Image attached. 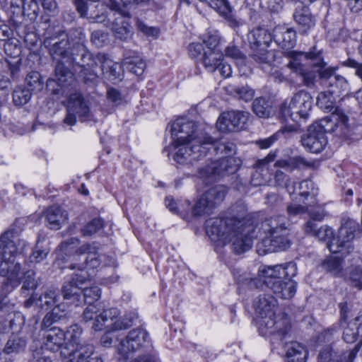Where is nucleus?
<instances>
[{
	"instance_id": "nucleus-34",
	"label": "nucleus",
	"mask_w": 362,
	"mask_h": 362,
	"mask_svg": "<svg viewBox=\"0 0 362 362\" xmlns=\"http://www.w3.org/2000/svg\"><path fill=\"white\" fill-rule=\"evenodd\" d=\"M69 34L70 31L59 41L55 42L49 49V53L53 59H57L58 57L64 59L69 57L71 43L75 40L74 36L69 37Z\"/></svg>"
},
{
	"instance_id": "nucleus-37",
	"label": "nucleus",
	"mask_w": 362,
	"mask_h": 362,
	"mask_svg": "<svg viewBox=\"0 0 362 362\" xmlns=\"http://www.w3.org/2000/svg\"><path fill=\"white\" fill-rule=\"evenodd\" d=\"M223 52L204 51L200 58L199 63L203 65L204 69L210 73L215 72L217 66L220 64L221 60H223Z\"/></svg>"
},
{
	"instance_id": "nucleus-18",
	"label": "nucleus",
	"mask_w": 362,
	"mask_h": 362,
	"mask_svg": "<svg viewBox=\"0 0 362 362\" xmlns=\"http://www.w3.org/2000/svg\"><path fill=\"white\" fill-rule=\"evenodd\" d=\"M238 170L235 165V159L232 157H221L218 160L212 162L211 165L198 170L199 176L201 178L214 179L216 176H224L234 173Z\"/></svg>"
},
{
	"instance_id": "nucleus-26",
	"label": "nucleus",
	"mask_w": 362,
	"mask_h": 362,
	"mask_svg": "<svg viewBox=\"0 0 362 362\" xmlns=\"http://www.w3.org/2000/svg\"><path fill=\"white\" fill-rule=\"evenodd\" d=\"M74 36L75 40L72 42V47L70 49L71 62L77 64L78 62L83 58L85 53H87V48L84 45L85 34L80 28L70 30L69 37Z\"/></svg>"
},
{
	"instance_id": "nucleus-57",
	"label": "nucleus",
	"mask_w": 362,
	"mask_h": 362,
	"mask_svg": "<svg viewBox=\"0 0 362 362\" xmlns=\"http://www.w3.org/2000/svg\"><path fill=\"white\" fill-rule=\"evenodd\" d=\"M103 255L93 252L86 255L84 262L78 267V272H84V269H94L98 268L102 263Z\"/></svg>"
},
{
	"instance_id": "nucleus-35",
	"label": "nucleus",
	"mask_w": 362,
	"mask_h": 362,
	"mask_svg": "<svg viewBox=\"0 0 362 362\" xmlns=\"http://www.w3.org/2000/svg\"><path fill=\"white\" fill-rule=\"evenodd\" d=\"M337 98L339 97L329 90L321 92L317 98V105L320 109L326 112H332V113L342 112L336 106Z\"/></svg>"
},
{
	"instance_id": "nucleus-5",
	"label": "nucleus",
	"mask_w": 362,
	"mask_h": 362,
	"mask_svg": "<svg viewBox=\"0 0 362 362\" xmlns=\"http://www.w3.org/2000/svg\"><path fill=\"white\" fill-rule=\"evenodd\" d=\"M291 223L284 216H276L265 219L262 228L267 236L257 245L260 255L279 250H285L291 245L287 236L291 231Z\"/></svg>"
},
{
	"instance_id": "nucleus-64",
	"label": "nucleus",
	"mask_w": 362,
	"mask_h": 362,
	"mask_svg": "<svg viewBox=\"0 0 362 362\" xmlns=\"http://www.w3.org/2000/svg\"><path fill=\"white\" fill-rule=\"evenodd\" d=\"M48 313L53 317L54 321L57 322L64 320L67 315L66 305L64 303H58L53 307Z\"/></svg>"
},
{
	"instance_id": "nucleus-30",
	"label": "nucleus",
	"mask_w": 362,
	"mask_h": 362,
	"mask_svg": "<svg viewBox=\"0 0 362 362\" xmlns=\"http://www.w3.org/2000/svg\"><path fill=\"white\" fill-rule=\"evenodd\" d=\"M99 309L95 305H88L81 316V322L90 326L94 331L103 329V322L100 321Z\"/></svg>"
},
{
	"instance_id": "nucleus-61",
	"label": "nucleus",
	"mask_w": 362,
	"mask_h": 362,
	"mask_svg": "<svg viewBox=\"0 0 362 362\" xmlns=\"http://www.w3.org/2000/svg\"><path fill=\"white\" fill-rule=\"evenodd\" d=\"M318 362H344V361L330 346H326L320 352Z\"/></svg>"
},
{
	"instance_id": "nucleus-31",
	"label": "nucleus",
	"mask_w": 362,
	"mask_h": 362,
	"mask_svg": "<svg viewBox=\"0 0 362 362\" xmlns=\"http://www.w3.org/2000/svg\"><path fill=\"white\" fill-rule=\"evenodd\" d=\"M100 67L104 74L110 81H121L123 76L124 71L123 62L122 64L112 62L105 54V58L103 62H101Z\"/></svg>"
},
{
	"instance_id": "nucleus-40",
	"label": "nucleus",
	"mask_w": 362,
	"mask_h": 362,
	"mask_svg": "<svg viewBox=\"0 0 362 362\" xmlns=\"http://www.w3.org/2000/svg\"><path fill=\"white\" fill-rule=\"evenodd\" d=\"M201 40L206 51L223 52V40L218 31L209 32Z\"/></svg>"
},
{
	"instance_id": "nucleus-4",
	"label": "nucleus",
	"mask_w": 362,
	"mask_h": 362,
	"mask_svg": "<svg viewBox=\"0 0 362 362\" xmlns=\"http://www.w3.org/2000/svg\"><path fill=\"white\" fill-rule=\"evenodd\" d=\"M259 272L263 279H252V285L257 286L259 283L262 282L282 299L288 300L294 296V262L265 267Z\"/></svg>"
},
{
	"instance_id": "nucleus-9",
	"label": "nucleus",
	"mask_w": 362,
	"mask_h": 362,
	"mask_svg": "<svg viewBox=\"0 0 362 362\" xmlns=\"http://www.w3.org/2000/svg\"><path fill=\"white\" fill-rule=\"evenodd\" d=\"M148 346L151 347L148 332L140 326L133 329L118 345L117 351L120 356L119 361H126L129 359L130 354Z\"/></svg>"
},
{
	"instance_id": "nucleus-33",
	"label": "nucleus",
	"mask_w": 362,
	"mask_h": 362,
	"mask_svg": "<svg viewBox=\"0 0 362 362\" xmlns=\"http://www.w3.org/2000/svg\"><path fill=\"white\" fill-rule=\"evenodd\" d=\"M82 333L83 329L78 324H74L67 327L66 330L64 331L65 345L62 351H69L83 342L81 339Z\"/></svg>"
},
{
	"instance_id": "nucleus-2",
	"label": "nucleus",
	"mask_w": 362,
	"mask_h": 362,
	"mask_svg": "<svg viewBox=\"0 0 362 362\" xmlns=\"http://www.w3.org/2000/svg\"><path fill=\"white\" fill-rule=\"evenodd\" d=\"M304 230L305 233L320 241H327V247L332 253H339L342 257H346L354 250L352 241L355 238V233L358 230V223L352 219L346 221L339 228L336 237L331 227L327 225L318 227L313 221L306 222Z\"/></svg>"
},
{
	"instance_id": "nucleus-43",
	"label": "nucleus",
	"mask_w": 362,
	"mask_h": 362,
	"mask_svg": "<svg viewBox=\"0 0 362 362\" xmlns=\"http://www.w3.org/2000/svg\"><path fill=\"white\" fill-rule=\"evenodd\" d=\"M45 218L49 228L53 230L59 229L62 223L65 220L62 208L57 205H53L47 209Z\"/></svg>"
},
{
	"instance_id": "nucleus-38",
	"label": "nucleus",
	"mask_w": 362,
	"mask_h": 362,
	"mask_svg": "<svg viewBox=\"0 0 362 362\" xmlns=\"http://www.w3.org/2000/svg\"><path fill=\"white\" fill-rule=\"evenodd\" d=\"M221 16L230 21L232 27H238L239 23L233 18V7L229 1H204Z\"/></svg>"
},
{
	"instance_id": "nucleus-27",
	"label": "nucleus",
	"mask_w": 362,
	"mask_h": 362,
	"mask_svg": "<svg viewBox=\"0 0 362 362\" xmlns=\"http://www.w3.org/2000/svg\"><path fill=\"white\" fill-rule=\"evenodd\" d=\"M274 166L284 170H278L275 173V180L278 185H284L288 192L292 195L294 193V185H288V178L286 173H291L294 169V158L281 159L277 160Z\"/></svg>"
},
{
	"instance_id": "nucleus-23",
	"label": "nucleus",
	"mask_w": 362,
	"mask_h": 362,
	"mask_svg": "<svg viewBox=\"0 0 362 362\" xmlns=\"http://www.w3.org/2000/svg\"><path fill=\"white\" fill-rule=\"evenodd\" d=\"M64 330L57 327L48 329L44 334V348L51 352L60 351L65 345Z\"/></svg>"
},
{
	"instance_id": "nucleus-28",
	"label": "nucleus",
	"mask_w": 362,
	"mask_h": 362,
	"mask_svg": "<svg viewBox=\"0 0 362 362\" xmlns=\"http://www.w3.org/2000/svg\"><path fill=\"white\" fill-rule=\"evenodd\" d=\"M273 40V33H269L264 25H257L248 34V41L252 49L261 48L262 45L268 47Z\"/></svg>"
},
{
	"instance_id": "nucleus-1",
	"label": "nucleus",
	"mask_w": 362,
	"mask_h": 362,
	"mask_svg": "<svg viewBox=\"0 0 362 362\" xmlns=\"http://www.w3.org/2000/svg\"><path fill=\"white\" fill-rule=\"evenodd\" d=\"M255 312L263 319L262 325L276 337L286 351L285 362H294V330L291 319L284 312L275 313L276 299L269 293L259 294L253 301Z\"/></svg>"
},
{
	"instance_id": "nucleus-41",
	"label": "nucleus",
	"mask_w": 362,
	"mask_h": 362,
	"mask_svg": "<svg viewBox=\"0 0 362 362\" xmlns=\"http://www.w3.org/2000/svg\"><path fill=\"white\" fill-rule=\"evenodd\" d=\"M140 323L139 315L136 310H132L127 313L124 316L111 323L107 327L112 326V330L127 329L129 327Z\"/></svg>"
},
{
	"instance_id": "nucleus-59",
	"label": "nucleus",
	"mask_w": 362,
	"mask_h": 362,
	"mask_svg": "<svg viewBox=\"0 0 362 362\" xmlns=\"http://www.w3.org/2000/svg\"><path fill=\"white\" fill-rule=\"evenodd\" d=\"M49 253V248L47 246H44L37 242L30 255L29 259L30 262L39 263L44 260Z\"/></svg>"
},
{
	"instance_id": "nucleus-54",
	"label": "nucleus",
	"mask_w": 362,
	"mask_h": 362,
	"mask_svg": "<svg viewBox=\"0 0 362 362\" xmlns=\"http://www.w3.org/2000/svg\"><path fill=\"white\" fill-rule=\"evenodd\" d=\"M42 29L44 30L43 35L45 40L57 39L67 35L61 26L50 24L48 22L43 23Z\"/></svg>"
},
{
	"instance_id": "nucleus-49",
	"label": "nucleus",
	"mask_w": 362,
	"mask_h": 362,
	"mask_svg": "<svg viewBox=\"0 0 362 362\" xmlns=\"http://www.w3.org/2000/svg\"><path fill=\"white\" fill-rule=\"evenodd\" d=\"M254 52L251 54L252 59L256 62L272 66L274 62L275 54L273 50H267L264 48L252 49Z\"/></svg>"
},
{
	"instance_id": "nucleus-6",
	"label": "nucleus",
	"mask_w": 362,
	"mask_h": 362,
	"mask_svg": "<svg viewBox=\"0 0 362 362\" xmlns=\"http://www.w3.org/2000/svg\"><path fill=\"white\" fill-rule=\"evenodd\" d=\"M325 65L322 51L317 50L315 47L309 52L296 51V76L307 86L313 85L316 77L315 71L308 68L310 66H319L317 73L322 85L325 87L329 85L331 78L335 77L337 74L333 68H324Z\"/></svg>"
},
{
	"instance_id": "nucleus-46",
	"label": "nucleus",
	"mask_w": 362,
	"mask_h": 362,
	"mask_svg": "<svg viewBox=\"0 0 362 362\" xmlns=\"http://www.w3.org/2000/svg\"><path fill=\"white\" fill-rule=\"evenodd\" d=\"M227 91L233 97L245 102L252 100L255 96V90L247 85L229 86Z\"/></svg>"
},
{
	"instance_id": "nucleus-50",
	"label": "nucleus",
	"mask_w": 362,
	"mask_h": 362,
	"mask_svg": "<svg viewBox=\"0 0 362 362\" xmlns=\"http://www.w3.org/2000/svg\"><path fill=\"white\" fill-rule=\"evenodd\" d=\"M326 88L339 97L342 93L349 90V84L346 78L337 74L335 77L331 78L330 83Z\"/></svg>"
},
{
	"instance_id": "nucleus-25",
	"label": "nucleus",
	"mask_w": 362,
	"mask_h": 362,
	"mask_svg": "<svg viewBox=\"0 0 362 362\" xmlns=\"http://www.w3.org/2000/svg\"><path fill=\"white\" fill-rule=\"evenodd\" d=\"M348 120V117L343 112H336L332 113L331 116L324 117L313 124L319 132L325 135L327 133L334 132L338 123L346 125Z\"/></svg>"
},
{
	"instance_id": "nucleus-42",
	"label": "nucleus",
	"mask_w": 362,
	"mask_h": 362,
	"mask_svg": "<svg viewBox=\"0 0 362 362\" xmlns=\"http://www.w3.org/2000/svg\"><path fill=\"white\" fill-rule=\"evenodd\" d=\"M27 346V341L23 337L12 334L6 341L2 351L5 354H18L23 352Z\"/></svg>"
},
{
	"instance_id": "nucleus-63",
	"label": "nucleus",
	"mask_w": 362,
	"mask_h": 362,
	"mask_svg": "<svg viewBox=\"0 0 362 362\" xmlns=\"http://www.w3.org/2000/svg\"><path fill=\"white\" fill-rule=\"evenodd\" d=\"M187 51L189 57L197 59V63L199 64L200 58L206 49L202 42H192L187 46Z\"/></svg>"
},
{
	"instance_id": "nucleus-11",
	"label": "nucleus",
	"mask_w": 362,
	"mask_h": 362,
	"mask_svg": "<svg viewBox=\"0 0 362 362\" xmlns=\"http://www.w3.org/2000/svg\"><path fill=\"white\" fill-rule=\"evenodd\" d=\"M88 281L87 272H76L64 277L61 293L66 303L78 306L82 303L83 288Z\"/></svg>"
},
{
	"instance_id": "nucleus-47",
	"label": "nucleus",
	"mask_w": 362,
	"mask_h": 362,
	"mask_svg": "<svg viewBox=\"0 0 362 362\" xmlns=\"http://www.w3.org/2000/svg\"><path fill=\"white\" fill-rule=\"evenodd\" d=\"M32 92L23 85L17 86L12 93L13 103L17 107L26 105L31 99Z\"/></svg>"
},
{
	"instance_id": "nucleus-10",
	"label": "nucleus",
	"mask_w": 362,
	"mask_h": 362,
	"mask_svg": "<svg viewBox=\"0 0 362 362\" xmlns=\"http://www.w3.org/2000/svg\"><path fill=\"white\" fill-rule=\"evenodd\" d=\"M240 220L235 216L209 218L204 223L206 233L212 241H225L230 238Z\"/></svg>"
},
{
	"instance_id": "nucleus-15",
	"label": "nucleus",
	"mask_w": 362,
	"mask_h": 362,
	"mask_svg": "<svg viewBox=\"0 0 362 362\" xmlns=\"http://www.w3.org/2000/svg\"><path fill=\"white\" fill-rule=\"evenodd\" d=\"M359 339L354 348L346 355L340 356L344 362H353L362 346V315L354 318L348 323L343 332V339L346 343H354Z\"/></svg>"
},
{
	"instance_id": "nucleus-60",
	"label": "nucleus",
	"mask_w": 362,
	"mask_h": 362,
	"mask_svg": "<svg viewBox=\"0 0 362 362\" xmlns=\"http://www.w3.org/2000/svg\"><path fill=\"white\" fill-rule=\"evenodd\" d=\"M351 286L359 290L362 289V267L356 266L351 268L347 276Z\"/></svg>"
},
{
	"instance_id": "nucleus-12",
	"label": "nucleus",
	"mask_w": 362,
	"mask_h": 362,
	"mask_svg": "<svg viewBox=\"0 0 362 362\" xmlns=\"http://www.w3.org/2000/svg\"><path fill=\"white\" fill-rule=\"evenodd\" d=\"M171 137L173 143H192L199 134H208L205 129L194 122L187 118L177 119L170 127Z\"/></svg>"
},
{
	"instance_id": "nucleus-52",
	"label": "nucleus",
	"mask_w": 362,
	"mask_h": 362,
	"mask_svg": "<svg viewBox=\"0 0 362 362\" xmlns=\"http://www.w3.org/2000/svg\"><path fill=\"white\" fill-rule=\"evenodd\" d=\"M322 267L334 276H339L342 274V259L330 256L323 262Z\"/></svg>"
},
{
	"instance_id": "nucleus-13",
	"label": "nucleus",
	"mask_w": 362,
	"mask_h": 362,
	"mask_svg": "<svg viewBox=\"0 0 362 362\" xmlns=\"http://www.w3.org/2000/svg\"><path fill=\"white\" fill-rule=\"evenodd\" d=\"M54 78H48L46 90L53 98H60L65 93V88L69 87L74 80V74L62 62H58L54 69Z\"/></svg>"
},
{
	"instance_id": "nucleus-3",
	"label": "nucleus",
	"mask_w": 362,
	"mask_h": 362,
	"mask_svg": "<svg viewBox=\"0 0 362 362\" xmlns=\"http://www.w3.org/2000/svg\"><path fill=\"white\" fill-rule=\"evenodd\" d=\"M227 192L226 186L216 185L203 193L193 206L188 200L178 204L172 196L165 197V204L171 213L189 221L192 218L209 214L216 204L224 199Z\"/></svg>"
},
{
	"instance_id": "nucleus-8",
	"label": "nucleus",
	"mask_w": 362,
	"mask_h": 362,
	"mask_svg": "<svg viewBox=\"0 0 362 362\" xmlns=\"http://www.w3.org/2000/svg\"><path fill=\"white\" fill-rule=\"evenodd\" d=\"M240 222L230 238H228L232 240L231 247L236 255H240L250 250L253 238L257 236L255 227L250 218L243 217Z\"/></svg>"
},
{
	"instance_id": "nucleus-56",
	"label": "nucleus",
	"mask_w": 362,
	"mask_h": 362,
	"mask_svg": "<svg viewBox=\"0 0 362 362\" xmlns=\"http://www.w3.org/2000/svg\"><path fill=\"white\" fill-rule=\"evenodd\" d=\"M294 104V96L290 99H286L283 103H281L279 107V118L282 123L287 122L288 119L293 120L292 118V107Z\"/></svg>"
},
{
	"instance_id": "nucleus-44",
	"label": "nucleus",
	"mask_w": 362,
	"mask_h": 362,
	"mask_svg": "<svg viewBox=\"0 0 362 362\" xmlns=\"http://www.w3.org/2000/svg\"><path fill=\"white\" fill-rule=\"evenodd\" d=\"M59 303V296L55 291H46L41 295H37V306L40 310L47 311Z\"/></svg>"
},
{
	"instance_id": "nucleus-62",
	"label": "nucleus",
	"mask_w": 362,
	"mask_h": 362,
	"mask_svg": "<svg viewBox=\"0 0 362 362\" xmlns=\"http://www.w3.org/2000/svg\"><path fill=\"white\" fill-rule=\"evenodd\" d=\"M8 319V329H11L12 334L14 332H19L25 324L24 316L21 313H14L13 317Z\"/></svg>"
},
{
	"instance_id": "nucleus-45",
	"label": "nucleus",
	"mask_w": 362,
	"mask_h": 362,
	"mask_svg": "<svg viewBox=\"0 0 362 362\" xmlns=\"http://www.w3.org/2000/svg\"><path fill=\"white\" fill-rule=\"evenodd\" d=\"M23 86L33 94H36L43 88V78L38 71H33L27 74Z\"/></svg>"
},
{
	"instance_id": "nucleus-58",
	"label": "nucleus",
	"mask_w": 362,
	"mask_h": 362,
	"mask_svg": "<svg viewBox=\"0 0 362 362\" xmlns=\"http://www.w3.org/2000/svg\"><path fill=\"white\" fill-rule=\"evenodd\" d=\"M39 1H11V6L13 8H17L18 10V14L21 13L25 15L26 7H28L30 10L32 11V13L28 12L26 15L28 16L32 13L35 16H37Z\"/></svg>"
},
{
	"instance_id": "nucleus-7",
	"label": "nucleus",
	"mask_w": 362,
	"mask_h": 362,
	"mask_svg": "<svg viewBox=\"0 0 362 362\" xmlns=\"http://www.w3.org/2000/svg\"><path fill=\"white\" fill-rule=\"evenodd\" d=\"M141 1H108L107 6L122 17L131 18L134 17L135 26L138 31L148 37H158L160 29L157 27L148 26L138 16V8Z\"/></svg>"
},
{
	"instance_id": "nucleus-16",
	"label": "nucleus",
	"mask_w": 362,
	"mask_h": 362,
	"mask_svg": "<svg viewBox=\"0 0 362 362\" xmlns=\"http://www.w3.org/2000/svg\"><path fill=\"white\" fill-rule=\"evenodd\" d=\"M249 113L231 110L223 112L216 122V127L221 132H239L246 128Z\"/></svg>"
},
{
	"instance_id": "nucleus-22",
	"label": "nucleus",
	"mask_w": 362,
	"mask_h": 362,
	"mask_svg": "<svg viewBox=\"0 0 362 362\" xmlns=\"http://www.w3.org/2000/svg\"><path fill=\"white\" fill-rule=\"evenodd\" d=\"M122 61L123 68L137 76L143 74L146 66L139 53L131 49L124 51Z\"/></svg>"
},
{
	"instance_id": "nucleus-24",
	"label": "nucleus",
	"mask_w": 362,
	"mask_h": 362,
	"mask_svg": "<svg viewBox=\"0 0 362 362\" xmlns=\"http://www.w3.org/2000/svg\"><path fill=\"white\" fill-rule=\"evenodd\" d=\"M294 30L285 25H279L273 30V40L282 51L294 50Z\"/></svg>"
},
{
	"instance_id": "nucleus-19",
	"label": "nucleus",
	"mask_w": 362,
	"mask_h": 362,
	"mask_svg": "<svg viewBox=\"0 0 362 362\" xmlns=\"http://www.w3.org/2000/svg\"><path fill=\"white\" fill-rule=\"evenodd\" d=\"M203 134H199L192 143L180 142L178 144H172L174 146V148H178L173 156V160L179 164H185L187 163L188 159L191 160H198L206 156V155H199L197 150L194 148L195 146H204Z\"/></svg>"
},
{
	"instance_id": "nucleus-39",
	"label": "nucleus",
	"mask_w": 362,
	"mask_h": 362,
	"mask_svg": "<svg viewBox=\"0 0 362 362\" xmlns=\"http://www.w3.org/2000/svg\"><path fill=\"white\" fill-rule=\"evenodd\" d=\"M112 30L115 37L122 41L130 38L133 34V28L127 20L117 18L112 24Z\"/></svg>"
},
{
	"instance_id": "nucleus-48",
	"label": "nucleus",
	"mask_w": 362,
	"mask_h": 362,
	"mask_svg": "<svg viewBox=\"0 0 362 362\" xmlns=\"http://www.w3.org/2000/svg\"><path fill=\"white\" fill-rule=\"evenodd\" d=\"M105 223L103 218L100 216L94 217L81 228V233L83 236H92L100 233L104 228Z\"/></svg>"
},
{
	"instance_id": "nucleus-17",
	"label": "nucleus",
	"mask_w": 362,
	"mask_h": 362,
	"mask_svg": "<svg viewBox=\"0 0 362 362\" xmlns=\"http://www.w3.org/2000/svg\"><path fill=\"white\" fill-rule=\"evenodd\" d=\"M204 146H195L194 148L199 155H222V157H231L235 153V145L232 142H220L209 134H203Z\"/></svg>"
},
{
	"instance_id": "nucleus-21",
	"label": "nucleus",
	"mask_w": 362,
	"mask_h": 362,
	"mask_svg": "<svg viewBox=\"0 0 362 362\" xmlns=\"http://www.w3.org/2000/svg\"><path fill=\"white\" fill-rule=\"evenodd\" d=\"M280 70H276L272 75L275 81L286 82L291 88L293 85L292 74L294 72V50L282 51Z\"/></svg>"
},
{
	"instance_id": "nucleus-14",
	"label": "nucleus",
	"mask_w": 362,
	"mask_h": 362,
	"mask_svg": "<svg viewBox=\"0 0 362 362\" xmlns=\"http://www.w3.org/2000/svg\"><path fill=\"white\" fill-rule=\"evenodd\" d=\"M21 229L16 225H11L4 233L0 235V246L13 256L24 261L23 255L25 252L28 243L19 238Z\"/></svg>"
},
{
	"instance_id": "nucleus-32",
	"label": "nucleus",
	"mask_w": 362,
	"mask_h": 362,
	"mask_svg": "<svg viewBox=\"0 0 362 362\" xmlns=\"http://www.w3.org/2000/svg\"><path fill=\"white\" fill-rule=\"evenodd\" d=\"M252 107L254 113L259 117L269 118L275 112L273 100L269 97L257 98L254 100Z\"/></svg>"
},
{
	"instance_id": "nucleus-36",
	"label": "nucleus",
	"mask_w": 362,
	"mask_h": 362,
	"mask_svg": "<svg viewBox=\"0 0 362 362\" xmlns=\"http://www.w3.org/2000/svg\"><path fill=\"white\" fill-rule=\"evenodd\" d=\"M20 281L22 283L20 292L21 296L25 298L35 293V289L40 285L38 279L35 277V272L33 270H28L24 272L22 277L20 278Z\"/></svg>"
},
{
	"instance_id": "nucleus-53",
	"label": "nucleus",
	"mask_w": 362,
	"mask_h": 362,
	"mask_svg": "<svg viewBox=\"0 0 362 362\" xmlns=\"http://www.w3.org/2000/svg\"><path fill=\"white\" fill-rule=\"evenodd\" d=\"M294 132V126L293 125H285L281 127V129L271 136L264 139H259L257 141V144L259 146L260 148H269L277 139L279 134H291Z\"/></svg>"
},
{
	"instance_id": "nucleus-29",
	"label": "nucleus",
	"mask_w": 362,
	"mask_h": 362,
	"mask_svg": "<svg viewBox=\"0 0 362 362\" xmlns=\"http://www.w3.org/2000/svg\"><path fill=\"white\" fill-rule=\"evenodd\" d=\"M68 107L83 120L90 119V108L82 94L77 93L71 94Z\"/></svg>"
},
{
	"instance_id": "nucleus-55",
	"label": "nucleus",
	"mask_w": 362,
	"mask_h": 362,
	"mask_svg": "<svg viewBox=\"0 0 362 362\" xmlns=\"http://www.w3.org/2000/svg\"><path fill=\"white\" fill-rule=\"evenodd\" d=\"M101 296V289L97 286L86 287L83 286L82 293V302L88 305H94Z\"/></svg>"
},
{
	"instance_id": "nucleus-51",
	"label": "nucleus",
	"mask_w": 362,
	"mask_h": 362,
	"mask_svg": "<svg viewBox=\"0 0 362 362\" xmlns=\"http://www.w3.org/2000/svg\"><path fill=\"white\" fill-rule=\"evenodd\" d=\"M105 58V54L98 53L95 56H93L88 49L87 53H85L83 58H81L76 64L78 66L86 69V66L89 68H93L95 66H100L101 62H103Z\"/></svg>"
},
{
	"instance_id": "nucleus-20",
	"label": "nucleus",
	"mask_w": 362,
	"mask_h": 362,
	"mask_svg": "<svg viewBox=\"0 0 362 362\" xmlns=\"http://www.w3.org/2000/svg\"><path fill=\"white\" fill-rule=\"evenodd\" d=\"M300 142L308 151L318 153L327 144V139L321 132H319L313 124L308 127L307 132L301 136Z\"/></svg>"
}]
</instances>
